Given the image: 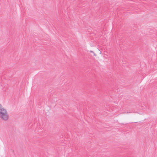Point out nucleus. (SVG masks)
Listing matches in <instances>:
<instances>
[{"label":"nucleus","mask_w":157,"mask_h":157,"mask_svg":"<svg viewBox=\"0 0 157 157\" xmlns=\"http://www.w3.org/2000/svg\"><path fill=\"white\" fill-rule=\"evenodd\" d=\"M90 52H91V53H94V52L92 51H90Z\"/></svg>","instance_id":"f03ea898"},{"label":"nucleus","mask_w":157,"mask_h":157,"mask_svg":"<svg viewBox=\"0 0 157 157\" xmlns=\"http://www.w3.org/2000/svg\"><path fill=\"white\" fill-rule=\"evenodd\" d=\"M128 113V112H127V113Z\"/></svg>","instance_id":"7ed1b4c3"},{"label":"nucleus","mask_w":157,"mask_h":157,"mask_svg":"<svg viewBox=\"0 0 157 157\" xmlns=\"http://www.w3.org/2000/svg\"><path fill=\"white\" fill-rule=\"evenodd\" d=\"M0 118L5 121H7L9 118L6 111L2 107L1 104H0Z\"/></svg>","instance_id":"f257e3e1"}]
</instances>
